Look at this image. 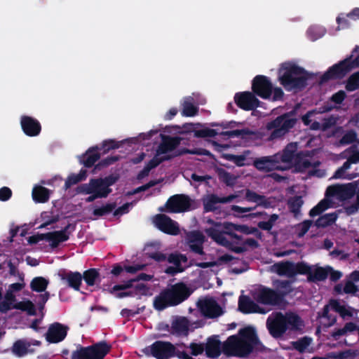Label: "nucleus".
<instances>
[{"label": "nucleus", "mask_w": 359, "mask_h": 359, "mask_svg": "<svg viewBox=\"0 0 359 359\" xmlns=\"http://www.w3.org/2000/svg\"><path fill=\"white\" fill-rule=\"evenodd\" d=\"M49 191L43 187L36 186L33 189L32 197L33 199L38 203H45L49 198Z\"/></svg>", "instance_id": "c9c22d12"}, {"label": "nucleus", "mask_w": 359, "mask_h": 359, "mask_svg": "<svg viewBox=\"0 0 359 359\" xmlns=\"http://www.w3.org/2000/svg\"><path fill=\"white\" fill-rule=\"evenodd\" d=\"M160 136L161 137L162 141L158 147L156 155L144 167L140 174L141 177L147 175L152 168L156 167L163 161L170 159L185 153L198 154L196 151H177L176 149L180 143V138L179 137H167L163 135H160Z\"/></svg>", "instance_id": "7ed1b4c3"}, {"label": "nucleus", "mask_w": 359, "mask_h": 359, "mask_svg": "<svg viewBox=\"0 0 359 359\" xmlns=\"http://www.w3.org/2000/svg\"><path fill=\"white\" fill-rule=\"evenodd\" d=\"M337 219V217L334 214H329L324 215L319 218L317 221V225L319 226H325L331 224Z\"/></svg>", "instance_id": "13d9d810"}, {"label": "nucleus", "mask_w": 359, "mask_h": 359, "mask_svg": "<svg viewBox=\"0 0 359 359\" xmlns=\"http://www.w3.org/2000/svg\"><path fill=\"white\" fill-rule=\"evenodd\" d=\"M202 313L208 318H217L223 313L222 308L212 299H204L198 303Z\"/></svg>", "instance_id": "6ab92c4d"}, {"label": "nucleus", "mask_w": 359, "mask_h": 359, "mask_svg": "<svg viewBox=\"0 0 359 359\" xmlns=\"http://www.w3.org/2000/svg\"><path fill=\"white\" fill-rule=\"evenodd\" d=\"M99 158V154L96 149H90L82 156L81 162L86 166L90 167L93 165L95 162Z\"/></svg>", "instance_id": "4c0bfd02"}, {"label": "nucleus", "mask_w": 359, "mask_h": 359, "mask_svg": "<svg viewBox=\"0 0 359 359\" xmlns=\"http://www.w3.org/2000/svg\"><path fill=\"white\" fill-rule=\"evenodd\" d=\"M98 277V273L95 269H90L84 273L83 278L89 285L95 284L96 279Z\"/></svg>", "instance_id": "4d7b16f0"}, {"label": "nucleus", "mask_w": 359, "mask_h": 359, "mask_svg": "<svg viewBox=\"0 0 359 359\" xmlns=\"http://www.w3.org/2000/svg\"><path fill=\"white\" fill-rule=\"evenodd\" d=\"M302 203L303 201L301 197H294L290 200L289 206L293 212L297 213L301 208Z\"/></svg>", "instance_id": "680f3d73"}, {"label": "nucleus", "mask_w": 359, "mask_h": 359, "mask_svg": "<svg viewBox=\"0 0 359 359\" xmlns=\"http://www.w3.org/2000/svg\"><path fill=\"white\" fill-rule=\"evenodd\" d=\"M309 270L305 263L294 264L291 262H280L271 266V271L280 276H292L297 273L304 274Z\"/></svg>", "instance_id": "4468645a"}, {"label": "nucleus", "mask_w": 359, "mask_h": 359, "mask_svg": "<svg viewBox=\"0 0 359 359\" xmlns=\"http://www.w3.org/2000/svg\"><path fill=\"white\" fill-rule=\"evenodd\" d=\"M191 294L189 288L183 283H177L163 290L154 299V306L161 311L176 306L184 301Z\"/></svg>", "instance_id": "39448f33"}, {"label": "nucleus", "mask_w": 359, "mask_h": 359, "mask_svg": "<svg viewBox=\"0 0 359 359\" xmlns=\"http://www.w3.org/2000/svg\"><path fill=\"white\" fill-rule=\"evenodd\" d=\"M274 285L276 289L278 290V294L280 295H284L290 291V283L288 281H276Z\"/></svg>", "instance_id": "bf43d9fd"}, {"label": "nucleus", "mask_w": 359, "mask_h": 359, "mask_svg": "<svg viewBox=\"0 0 359 359\" xmlns=\"http://www.w3.org/2000/svg\"><path fill=\"white\" fill-rule=\"evenodd\" d=\"M252 89L263 99H270L272 95L273 100H278L283 96L282 89L278 87L273 88L270 81L264 76H257L254 79Z\"/></svg>", "instance_id": "9b49d317"}, {"label": "nucleus", "mask_w": 359, "mask_h": 359, "mask_svg": "<svg viewBox=\"0 0 359 359\" xmlns=\"http://www.w3.org/2000/svg\"><path fill=\"white\" fill-rule=\"evenodd\" d=\"M45 239L50 243L51 246L56 247L60 243L67 241L68 236L64 231H55L46 233Z\"/></svg>", "instance_id": "72a5a7b5"}, {"label": "nucleus", "mask_w": 359, "mask_h": 359, "mask_svg": "<svg viewBox=\"0 0 359 359\" xmlns=\"http://www.w3.org/2000/svg\"><path fill=\"white\" fill-rule=\"evenodd\" d=\"M122 143V142H118L112 140H107L103 142V148L104 151H107L111 149L118 148Z\"/></svg>", "instance_id": "338daca9"}, {"label": "nucleus", "mask_w": 359, "mask_h": 359, "mask_svg": "<svg viewBox=\"0 0 359 359\" xmlns=\"http://www.w3.org/2000/svg\"><path fill=\"white\" fill-rule=\"evenodd\" d=\"M40 345L41 341L36 339H19L13 344L12 351L15 355L22 356L34 352V347H38Z\"/></svg>", "instance_id": "a211bd4d"}, {"label": "nucleus", "mask_w": 359, "mask_h": 359, "mask_svg": "<svg viewBox=\"0 0 359 359\" xmlns=\"http://www.w3.org/2000/svg\"><path fill=\"white\" fill-rule=\"evenodd\" d=\"M109 349L110 346L107 343H99L75 351L72 355V359H103Z\"/></svg>", "instance_id": "ddd939ff"}, {"label": "nucleus", "mask_w": 359, "mask_h": 359, "mask_svg": "<svg viewBox=\"0 0 359 359\" xmlns=\"http://www.w3.org/2000/svg\"><path fill=\"white\" fill-rule=\"evenodd\" d=\"M257 343V337L252 327H245L229 337L223 344V351L228 355L245 357Z\"/></svg>", "instance_id": "f03ea898"}, {"label": "nucleus", "mask_w": 359, "mask_h": 359, "mask_svg": "<svg viewBox=\"0 0 359 359\" xmlns=\"http://www.w3.org/2000/svg\"><path fill=\"white\" fill-rule=\"evenodd\" d=\"M358 66L359 55H357L356 57L351 55L349 58H347L330 68L328 71L323 75V80L326 81L330 79L341 77L351 69Z\"/></svg>", "instance_id": "f8f14e48"}, {"label": "nucleus", "mask_w": 359, "mask_h": 359, "mask_svg": "<svg viewBox=\"0 0 359 359\" xmlns=\"http://www.w3.org/2000/svg\"><path fill=\"white\" fill-rule=\"evenodd\" d=\"M62 280L65 281L68 285L75 290L79 289V285L82 280V276L79 273H67L62 277Z\"/></svg>", "instance_id": "f704fd0d"}, {"label": "nucleus", "mask_w": 359, "mask_h": 359, "mask_svg": "<svg viewBox=\"0 0 359 359\" xmlns=\"http://www.w3.org/2000/svg\"><path fill=\"white\" fill-rule=\"evenodd\" d=\"M330 309H331V306H330V303H329L327 305H326L324 307L323 315L320 317V323L325 327L332 326L337 321V318L335 316L329 314V311Z\"/></svg>", "instance_id": "58836bf2"}, {"label": "nucleus", "mask_w": 359, "mask_h": 359, "mask_svg": "<svg viewBox=\"0 0 359 359\" xmlns=\"http://www.w3.org/2000/svg\"><path fill=\"white\" fill-rule=\"evenodd\" d=\"M255 299L265 306L276 305L279 300L278 293L269 288L259 289L254 294Z\"/></svg>", "instance_id": "aec40b11"}, {"label": "nucleus", "mask_w": 359, "mask_h": 359, "mask_svg": "<svg viewBox=\"0 0 359 359\" xmlns=\"http://www.w3.org/2000/svg\"><path fill=\"white\" fill-rule=\"evenodd\" d=\"M266 326L273 337H279L287 330L301 329L303 322L294 313H275L268 318Z\"/></svg>", "instance_id": "20e7f679"}, {"label": "nucleus", "mask_w": 359, "mask_h": 359, "mask_svg": "<svg viewBox=\"0 0 359 359\" xmlns=\"http://www.w3.org/2000/svg\"><path fill=\"white\" fill-rule=\"evenodd\" d=\"M48 280L42 277H37L32 280L31 283V287L33 290L36 292H42L45 290L48 285Z\"/></svg>", "instance_id": "49530a36"}, {"label": "nucleus", "mask_w": 359, "mask_h": 359, "mask_svg": "<svg viewBox=\"0 0 359 359\" xmlns=\"http://www.w3.org/2000/svg\"><path fill=\"white\" fill-rule=\"evenodd\" d=\"M190 205L189 198L184 195H175L171 197L166 203L170 212H180L188 210Z\"/></svg>", "instance_id": "4be33fe9"}, {"label": "nucleus", "mask_w": 359, "mask_h": 359, "mask_svg": "<svg viewBox=\"0 0 359 359\" xmlns=\"http://www.w3.org/2000/svg\"><path fill=\"white\" fill-rule=\"evenodd\" d=\"M135 281V280H130L126 283H124L123 285H114L111 290L110 292L111 294H115L118 297H123L126 296V293H116L118 291L121 290H125L127 288L130 287L133 285V283Z\"/></svg>", "instance_id": "864d4df0"}, {"label": "nucleus", "mask_w": 359, "mask_h": 359, "mask_svg": "<svg viewBox=\"0 0 359 359\" xmlns=\"http://www.w3.org/2000/svg\"><path fill=\"white\" fill-rule=\"evenodd\" d=\"M325 33V29L318 25L311 26L308 30V34L313 41L322 37L324 36Z\"/></svg>", "instance_id": "09e8293b"}, {"label": "nucleus", "mask_w": 359, "mask_h": 359, "mask_svg": "<svg viewBox=\"0 0 359 359\" xmlns=\"http://www.w3.org/2000/svg\"><path fill=\"white\" fill-rule=\"evenodd\" d=\"M297 150V143L289 144L283 150L281 154L276 156V161H281L287 163L285 169L289 167L292 163H294L295 170L297 172H307L310 175L323 176V173L316 169L319 165V161L308 155L298 154L295 153Z\"/></svg>", "instance_id": "f257e3e1"}, {"label": "nucleus", "mask_w": 359, "mask_h": 359, "mask_svg": "<svg viewBox=\"0 0 359 359\" xmlns=\"http://www.w3.org/2000/svg\"><path fill=\"white\" fill-rule=\"evenodd\" d=\"M358 288L356 285L354 283H353L351 280L346 281L345 285H344V293L355 294Z\"/></svg>", "instance_id": "0e129e2a"}, {"label": "nucleus", "mask_w": 359, "mask_h": 359, "mask_svg": "<svg viewBox=\"0 0 359 359\" xmlns=\"http://www.w3.org/2000/svg\"><path fill=\"white\" fill-rule=\"evenodd\" d=\"M255 167L262 171H270L274 169H285L286 167H281L278 165L276 161L269 157H264L255 161Z\"/></svg>", "instance_id": "7c9ffc66"}, {"label": "nucleus", "mask_w": 359, "mask_h": 359, "mask_svg": "<svg viewBox=\"0 0 359 359\" xmlns=\"http://www.w3.org/2000/svg\"><path fill=\"white\" fill-rule=\"evenodd\" d=\"M306 78V74L303 69L292 63H283L278 71V79L287 90L302 88Z\"/></svg>", "instance_id": "423d86ee"}, {"label": "nucleus", "mask_w": 359, "mask_h": 359, "mask_svg": "<svg viewBox=\"0 0 359 359\" xmlns=\"http://www.w3.org/2000/svg\"><path fill=\"white\" fill-rule=\"evenodd\" d=\"M218 175L220 180H222L229 186H232L236 183V177L233 175H230L229 173L223 170H219L218 171Z\"/></svg>", "instance_id": "5fc2aeb1"}, {"label": "nucleus", "mask_w": 359, "mask_h": 359, "mask_svg": "<svg viewBox=\"0 0 359 359\" xmlns=\"http://www.w3.org/2000/svg\"><path fill=\"white\" fill-rule=\"evenodd\" d=\"M330 306H331V309L338 313L343 319L355 318L359 313L358 309L338 300H331Z\"/></svg>", "instance_id": "412c9836"}, {"label": "nucleus", "mask_w": 359, "mask_h": 359, "mask_svg": "<svg viewBox=\"0 0 359 359\" xmlns=\"http://www.w3.org/2000/svg\"><path fill=\"white\" fill-rule=\"evenodd\" d=\"M220 342L217 336L210 337L208 339L205 351L209 357L215 358L220 353Z\"/></svg>", "instance_id": "2f4dec72"}, {"label": "nucleus", "mask_w": 359, "mask_h": 359, "mask_svg": "<svg viewBox=\"0 0 359 359\" xmlns=\"http://www.w3.org/2000/svg\"><path fill=\"white\" fill-rule=\"evenodd\" d=\"M238 307L241 311L245 313H259L264 314L270 311V308L262 307L245 296L240 297Z\"/></svg>", "instance_id": "a878e982"}, {"label": "nucleus", "mask_w": 359, "mask_h": 359, "mask_svg": "<svg viewBox=\"0 0 359 359\" xmlns=\"http://www.w3.org/2000/svg\"><path fill=\"white\" fill-rule=\"evenodd\" d=\"M356 330H357V325L352 322H349V323H346L345 325L342 328H340V329H338V330L334 331L332 333V336L334 339H338L341 336H346V335L351 334L353 333L354 332H355Z\"/></svg>", "instance_id": "e433bc0d"}, {"label": "nucleus", "mask_w": 359, "mask_h": 359, "mask_svg": "<svg viewBox=\"0 0 359 359\" xmlns=\"http://www.w3.org/2000/svg\"><path fill=\"white\" fill-rule=\"evenodd\" d=\"M355 187L353 183L345 185L330 187L327 190V197L321 201L311 211V216H316L330 207V202L334 199L346 200L351 198L355 192Z\"/></svg>", "instance_id": "1a4fd4ad"}, {"label": "nucleus", "mask_w": 359, "mask_h": 359, "mask_svg": "<svg viewBox=\"0 0 359 359\" xmlns=\"http://www.w3.org/2000/svg\"><path fill=\"white\" fill-rule=\"evenodd\" d=\"M246 199L250 202L255 203L257 205L268 207L269 203H267L264 196L258 195L256 193L247 190L245 194Z\"/></svg>", "instance_id": "79ce46f5"}, {"label": "nucleus", "mask_w": 359, "mask_h": 359, "mask_svg": "<svg viewBox=\"0 0 359 359\" xmlns=\"http://www.w3.org/2000/svg\"><path fill=\"white\" fill-rule=\"evenodd\" d=\"M311 225V222L309 221H305L303 223L299 224L297 226L298 229V235L299 236H304L309 229Z\"/></svg>", "instance_id": "774afa93"}, {"label": "nucleus", "mask_w": 359, "mask_h": 359, "mask_svg": "<svg viewBox=\"0 0 359 359\" xmlns=\"http://www.w3.org/2000/svg\"><path fill=\"white\" fill-rule=\"evenodd\" d=\"M57 220V217L53 216L50 212H43L41 215V222L42 224L39 226V228H43L46 226L55 222Z\"/></svg>", "instance_id": "6e6d98bb"}, {"label": "nucleus", "mask_w": 359, "mask_h": 359, "mask_svg": "<svg viewBox=\"0 0 359 359\" xmlns=\"http://www.w3.org/2000/svg\"><path fill=\"white\" fill-rule=\"evenodd\" d=\"M249 154V151L244 152L242 155H231V154H227L226 155V158L228 160H230L233 161L234 163H236L238 166H243L245 163L246 156Z\"/></svg>", "instance_id": "603ef678"}, {"label": "nucleus", "mask_w": 359, "mask_h": 359, "mask_svg": "<svg viewBox=\"0 0 359 359\" xmlns=\"http://www.w3.org/2000/svg\"><path fill=\"white\" fill-rule=\"evenodd\" d=\"M359 88V72L353 74L347 81L346 88L348 91H353Z\"/></svg>", "instance_id": "3c124183"}, {"label": "nucleus", "mask_w": 359, "mask_h": 359, "mask_svg": "<svg viewBox=\"0 0 359 359\" xmlns=\"http://www.w3.org/2000/svg\"><path fill=\"white\" fill-rule=\"evenodd\" d=\"M203 235L198 231H192L187 235V242L191 250L196 253L202 254V244L204 242Z\"/></svg>", "instance_id": "cd10ccee"}, {"label": "nucleus", "mask_w": 359, "mask_h": 359, "mask_svg": "<svg viewBox=\"0 0 359 359\" xmlns=\"http://www.w3.org/2000/svg\"><path fill=\"white\" fill-rule=\"evenodd\" d=\"M16 304L15 296L11 292H7L5 299L0 303V311L7 312L8 311L15 309Z\"/></svg>", "instance_id": "ea45409f"}, {"label": "nucleus", "mask_w": 359, "mask_h": 359, "mask_svg": "<svg viewBox=\"0 0 359 359\" xmlns=\"http://www.w3.org/2000/svg\"><path fill=\"white\" fill-rule=\"evenodd\" d=\"M222 203V198L210 194L203 198L204 208L206 211H212L216 208V205Z\"/></svg>", "instance_id": "a19ab883"}, {"label": "nucleus", "mask_w": 359, "mask_h": 359, "mask_svg": "<svg viewBox=\"0 0 359 359\" xmlns=\"http://www.w3.org/2000/svg\"><path fill=\"white\" fill-rule=\"evenodd\" d=\"M309 270L304 274H309V278L312 280H321L326 278L328 275L327 268L318 266H310L308 265Z\"/></svg>", "instance_id": "473e14b6"}, {"label": "nucleus", "mask_w": 359, "mask_h": 359, "mask_svg": "<svg viewBox=\"0 0 359 359\" xmlns=\"http://www.w3.org/2000/svg\"><path fill=\"white\" fill-rule=\"evenodd\" d=\"M255 207H241L238 205H232L231 210L234 212L236 217H241L242 214L254 210Z\"/></svg>", "instance_id": "052dcab7"}, {"label": "nucleus", "mask_w": 359, "mask_h": 359, "mask_svg": "<svg viewBox=\"0 0 359 359\" xmlns=\"http://www.w3.org/2000/svg\"><path fill=\"white\" fill-rule=\"evenodd\" d=\"M168 262L171 264L172 266L168 267L165 272L170 275H174L184 271L187 259L184 255L171 254L168 257Z\"/></svg>", "instance_id": "393cba45"}, {"label": "nucleus", "mask_w": 359, "mask_h": 359, "mask_svg": "<svg viewBox=\"0 0 359 359\" xmlns=\"http://www.w3.org/2000/svg\"><path fill=\"white\" fill-rule=\"evenodd\" d=\"M153 223L161 231L170 234L177 235L180 228L177 223L165 215H157L153 218Z\"/></svg>", "instance_id": "f3484780"}, {"label": "nucleus", "mask_w": 359, "mask_h": 359, "mask_svg": "<svg viewBox=\"0 0 359 359\" xmlns=\"http://www.w3.org/2000/svg\"><path fill=\"white\" fill-rule=\"evenodd\" d=\"M196 114V108L193 104V99L191 97L187 98L183 104L182 114L184 116H192Z\"/></svg>", "instance_id": "a18cd8bd"}, {"label": "nucleus", "mask_w": 359, "mask_h": 359, "mask_svg": "<svg viewBox=\"0 0 359 359\" xmlns=\"http://www.w3.org/2000/svg\"><path fill=\"white\" fill-rule=\"evenodd\" d=\"M21 126L24 133L29 136H36L41 131V125L39 122L29 116H22L21 118Z\"/></svg>", "instance_id": "bb28decb"}, {"label": "nucleus", "mask_w": 359, "mask_h": 359, "mask_svg": "<svg viewBox=\"0 0 359 359\" xmlns=\"http://www.w3.org/2000/svg\"><path fill=\"white\" fill-rule=\"evenodd\" d=\"M173 327L179 334H186L189 327L188 321L184 318L177 319L174 322Z\"/></svg>", "instance_id": "de8ad7c7"}, {"label": "nucleus", "mask_w": 359, "mask_h": 359, "mask_svg": "<svg viewBox=\"0 0 359 359\" xmlns=\"http://www.w3.org/2000/svg\"><path fill=\"white\" fill-rule=\"evenodd\" d=\"M206 222L210 226L207 227L205 231L217 243L231 248L236 252L241 251V248L236 247L233 248L231 243L225 236L227 235L231 238L238 239V236L233 233L236 229V224L229 222L224 224L215 223L210 219H207Z\"/></svg>", "instance_id": "0eeeda50"}, {"label": "nucleus", "mask_w": 359, "mask_h": 359, "mask_svg": "<svg viewBox=\"0 0 359 359\" xmlns=\"http://www.w3.org/2000/svg\"><path fill=\"white\" fill-rule=\"evenodd\" d=\"M14 308L15 309L25 311L28 315H34L35 313L34 305L29 300H23L22 302H16Z\"/></svg>", "instance_id": "c03bdc74"}, {"label": "nucleus", "mask_w": 359, "mask_h": 359, "mask_svg": "<svg viewBox=\"0 0 359 359\" xmlns=\"http://www.w3.org/2000/svg\"><path fill=\"white\" fill-rule=\"evenodd\" d=\"M87 174L85 170H81L78 174L70 175L65 182V188L68 189L72 185L78 183L80 181L84 180L86 178Z\"/></svg>", "instance_id": "37998d69"}, {"label": "nucleus", "mask_w": 359, "mask_h": 359, "mask_svg": "<svg viewBox=\"0 0 359 359\" xmlns=\"http://www.w3.org/2000/svg\"><path fill=\"white\" fill-rule=\"evenodd\" d=\"M146 353H150L158 359H168L175 352L174 346L168 342L156 341L144 349Z\"/></svg>", "instance_id": "dca6fc26"}, {"label": "nucleus", "mask_w": 359, "mask_h": 359, "mask_svg": "<svg viewBox=\"0 0 359 359\" xmlns=\"http://www.w3.org/2000/svg\"><path fill=\"white\" fill-rule=\"evenodd\" d=\"M116 178L113 177L104 179L91 180L88 183L83 184L76 188V192L81 194H88L86 202H92L99 198H105L111 191L109 188L114 184Z\"/></svg>", "instance_id": "6e6552de"}, {"label": "nucleus", "mask_w": 359, "mask_h": 359, "mask_svg": "<svg viewBox=\"0 0 359 359\" xmlns=\"http://www.w3.org/2000/svg\"><path fill=\"white\" fill-rule=\"evenodd\" d=\"M311 344V339L309 338H304L296 343V348L303 352L307 350Z\"/></svg>", "instance_id": "e2e57ef3"}, {"label": "nucleus", "mask_w": 359, "mask_h": 359, "mask_svg": "<svg viewBox=\"0 0 359 359\" xmlns=\"http://www.w3.org/2000/svg\"><path fill=\"white\" fill-rule=\"evenodd\" d=\"M296 121L292 114H286L269 122L266 126V129L271 131L269 140H273L284 136L294 126Z\"/></svg>", "instance_id": "9d476101"}, {"label": "nucleus", "mask_w": 359, "mask_h": 359, "mask_svg": "<svg viewBox=\"0 0 359 359\" xmlns=\"http://www.w3.org/2000/svg\"><path fill=\"white\" fill-rule=\"evenodd\" d=\"M67 332V327L55 323L52 324L46 333V338L50 343H57L62 341Z\"/></svg>", "instance_id": "b1692460"}, {"label": "nucleus", "mask_w": 359, "mask_h": 359, "mask_svg": "<svg viewBox=\"0 0 359 359\" xmlns=\"http://www.w3.org/2000/svg\"><path fill=\"white\" fill-rule=\"evenodd\" d=\"M19 279V282L13 283L9 286L10 291L8 292H11V294H13V292L20 291L25 287V284L24 283L23 276L20 275Z\"/></svg>", "instance_id": "69168bd1"}, {"label": "nucleus", "mask_w": 359, "mask_h": 359, "mask_svg": "<svg viewBox=\"0 0 359 359\" xmlns=\"http://www.w3.org/2000/svg\"><path fill=\"white\" fill-rule=\"evenodd\" d=\"M115 208L114 203H107L101 207L95 208L93 210V215L96 217L103 216L109 213Z\"/></svg>", "instance_id": "8fccbe9b"}, {"label": "nucleus", "mask_w": 359, "mask_h": 359, "mask_svg": "<svg viewBox=\"0 0 359 359\" xmlns=\"http://www.w3.org/2000/svg\"><path fill=\"white\" fill-rule=\"evenodd\" d=\"M316 114V111H312L302 117L304 123L309 126L311 130L325 131L334 126L337 123V119L334 117H329L318 121L315 116Z\"/></svg>", "instance_id": "2eb2a0df"}, {"label": "nucleus", "mask_w": 359, "mask_h": 359, "mask_svg": "<svg viewBox=\"0 0 359 359\" xmlns=\"http://www.w3.org/2000/svg\"><path fill=\"white\" fill-rule=\"evenodd\" d=\"M359 162V151L353 154L348 160L346 161L343 166L338 169L334 175V178H343L351 180L356 177V175L348 174L346 173V170L350 168L351 163H356Z\"/></svg>", "instance_id": "c85d7f7f"}, {"label": "nucleus", "mask_w": 359, "mask_h": 359, "mask_svg": "<svg viewBox=\"0 0 359 359\" xmlns=\"http://www.w3.org/2000/svg\"><path fill=\"white\" fill-rule=\"evenodd\" d=\"M235 102L245 110H252L258 106V100L250 92H243L235 95Z\"/></svg>", "instance_id": "5701e85b"}, {"label": "nucleus", "mask_w": 359, "mask_h": 359, "mask_svg": "<svg viewBox=\"0 0 359 359\" xmlns=\"http://www.w3.org/2000/svg\"><path fill=\"white\" fill-rule=\"evenodd\" d=\"M158 130H151L147 133H143L138 135L137 137H133L126 140L130 144H141L142 145H149L153 140H155L156 137L158 136Z\"/></svg>", "instance_id": "c756f323"}]
</instances>
